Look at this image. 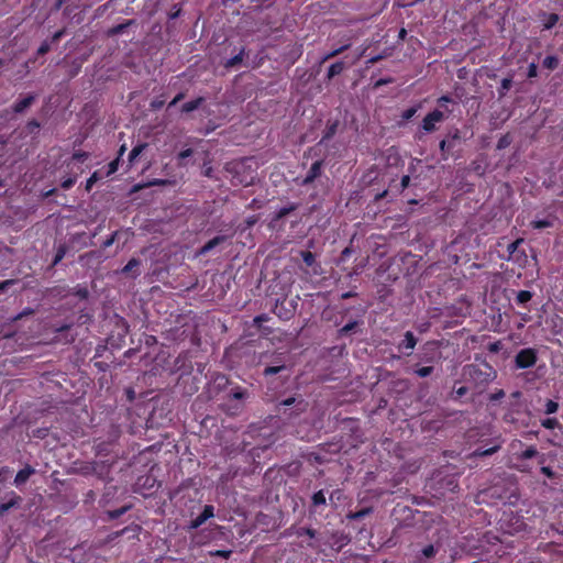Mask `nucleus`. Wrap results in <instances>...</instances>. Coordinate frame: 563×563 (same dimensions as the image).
Masks as SVG:
<instances>
[{
  "instance_id": "obj_51",
  "label": "nucleus",
  "mask_w": 563,
  "mask_h": 563,
  "mask_svg": "<svg viewBox=\"0 0 563 563\" xmlns=\"http://www.w3.org/2000/svg\"><path fill=\"white\" fill-rule=\"evenodd\" d=\"M49 51H51V43L47 40H45L38 46L37 55L43 56V55L47 54Z\"/></svg>"
},
{
  "instance_id": "obj_32",
  "label": "nucleus",
  "mask_w": 563,
  "mask_h": 563,
  "mask_svg": "<svg viewBox=\"0 0 563 563\" xmlns=\"http://www.w3.org/2000/svg\"><path fill=\"white\" fill-rule=\"evenodd\" d=\"M295 534L298 538L309 537L310 539H313L317 536V531L314 529H312V528H309V527H299V528L296 529Z\"/></svg>"
},
{
  "instance_id": "obj_26",
  "label": "nucleus",
  "mask_w": 563,
  "mask_h": 563,
  "mask_svg": "<svg viewBox=\"0 0 563 563\" xmlns=\"http://www.w3.org/2000/svg\"><path fill=\"white\" fill-rule=\"evenodd\" d=\"M247 396H249L247 390L245 388L241 387V386H238V385L232 387L230 393H229V398L234 399V400H243Z\"/></svg>"
},
{
  "instance_id": "obj_55",
  "label": "nucleus",
  "mask_w": 563,
  "mask_h": 563,
  "mask_svg": "<svg viewBox=\"0 0 563 563\" xmlns=\"http://www.w3.org/2000/svg\"><path fill=\"white\" fill-rule=\"evenodd\" d=\"M505 397V391L503 389H497L495 393L489 395V400L492 402L498 401Z\"/></svg>"
},
{
  "instance_id": "obj_37",
  "label": "nucleus",
  "mask_w": 563,
  "mask_h": 563,
  "mask_svg": "<svg viewBox=\"0 0 563 563\" xmlns=\"http://www.w3.org/2000/svg\"><path fill=\"white\" fill-rule=\"evenodd\" d=\"M541 426L545 429L553 430L561 427L556 418H545L540 421Z\"/></svg>"
},
{
  "instance_id": "obj_62",
  "label": "nucleus",
  "mask_w": 563,
  "mask_h": 563,
  "mask_svg": "<svg viewBox=\"0 0 563 563\" xmlns=\"http://www.w3.org/2000/svg\"><path fill=\"white\" fill-rule=\"evenodd\" d=\"M410 184V176L409 175H405L401 177V180H400V187L401 189H406Z\"/></svg>"
},
{
  "instance_id": "obj_47",
  "label": "nucleus",
  "mask_w": 563,
  "mask_h": 563,
  "mask_svg": "<svg viewBox=\"0 0 563 563\" xmlns=\"http://www.w3.org/2000/svg\"><path fill=\"white\" fill-rule=\"evenodd\" d=\"M434 371V367L433 366H423V367H419L415 371V373L419 376V377H428L430 376Z\"/></svg>"
},
{
  "instance_id": "obj_3",
  "label": "nucleus",
  "mask_w": 563,
  "mask_h": 563,
  "mask_svg": "<svg viewBox=\"0 0 563 563\" xmlns=\"http://www.w3.org/2000/svg\"><path fill=\"white\" fill-rule=\"evenodd\" d=\"M525 242L522 238H519L515 240L514 242L509 243L507 246V257H505L507 261H510L515 264H518L519 266H525L528 262V256L526 254V251L520 249V245Z\"/></svg>"
},
{
  "instance_id": "obj_22",
  "label": "nucleus",
  "mask_w": 563,
  "mask_h": 563,
  "mask_svg": "<svg viewBox=\"0 0 563 563\" xmlns=\"http://www.w3.org/2000/svg\"><path fill=\"white\" fill-rule=\"evenodd\" d=\"M225 240V238L223 235H217L214 236L213 239L209 240L199 251V254H207L209 253L212 249H214L216 246H218L219 244H221L223 241Z\"/></svg>"
},
{
  "instance_id": "obj_8",
  "label": "nucleus",
  "mask_w": 563,
  "mask_h": 563,
  "mask_svg": "<svg viewBox=\"0 0 563 563\" xmlns=\"http://www.w3.org/2000/svg\"><path fill=\"white\" fill-rule=\"evenodd\" d=\"M343 129L344 124L340 121V119H329L322 132V137L318 144H327L340 130Z\"/></svg>"
},
{
  "instance_id": "obj_19",
  "label": "nucleus",
  "mask_w": 563,
  "mask_h": 563,
  "mask_svg": "<svg viewBox=\"0 0 563 563\" xmlns=\"http://www.w3.org/2000/svg\"><path fill=\"white\" fill-rule=\"evenodd\" d=\"M416 344H417L416 336L413 335V333L411 331H407L405 333L404 340L399 344V349L407 350V351L411 352L415 349Z\"/></svg>"
},
{
  "instance_id": "obj_41",
  "label": "nucleus",
  "mask_w": 563,
  "mask_h": 563,
  "mask_svg": "<svg viewBox=\"0 0 563 563\" xmlns=\"http://www.w3.org/2000/svg\"><path fill=\"white\" fill-rule=\"evenodd\" d=\"M451 102H453V99H452L450 96H446V95L441 96V97L437 100L438 106H439L440 108H444V110H445V111H444V112H445V115H446V114H451V113H452V110H451V109H449V108L446 107V103H451Z\"/></svg>"
},
{
  "instance_id": "obj_36",
  "label": "nucleus",
  "mask_w": 563,
  "mask_h": 563,
  "mask_svg": "<svg viewBox=\"0 0 563 563\" xmlns=\"http://www.w3.org/2000/svg\"><path fill=\"white\" fill-rule=\"evenodd\" d=\"M66 253H67V246L65 244H60L56 250L52 265L56 266L59 262H62V260L65 257Z\"/></svg>"
},
{
  "instance_id": "obj_11",
  "label": "nucleus",
  "mask_w": 563,
  "mask_h": 563,
  "mask_svg": "<svg viewBox=\"0 0 563 563\" xmlns=\"http://www.w3.org/2000/svg\"><path fill=\"white\" fill-rule=\"evenodd\" d=\"M214 516V507L212 505H206L196 518L190 521V529H198L201 527L208 519Z\"/></svg>"
},
{
  "instance_id": "obj_9",
  "label": "nucleus",
  "mask_w": 563,
  "mask_h": 563,
  "mask_svg": "<svg viewBox=\"0 0 563 563\" xmlns=\"http://www.w3.org/2000/svg\"><path fill=\"white\" fill-rule=\"evenodd\" d=\"M280 407H284V411L283 413L286 415V410H287V407H294V409H291V411L289 412V417H292V416H297L301 412H303L308 406V404L301 398H296V397H289L285 400H283L280 404H279Z\"/></svg>"
},
{
  "instance_id": "obj_40",
  "label": "nucleus",
  "mask_w": 563,
  "mask_h": 563,
  "mask_svg": "<svg viewBox=\"0 0 563 563\" xmlns=\"http://www.w3.org/2000/svg\"><path fill=\"white\" fill-rule=\"evenodd\" d=\"M559 410V402L552 399H547L544 404V413L545 415H552L555 413Z\"/></svg>"
},
{
  "instance_id": "obj_46",
  "label": "nucleus",
  "mask_w": 563,
  "mask_h": 563,
  "mask_svg": "<svg viewBox=\"0 0 563 563\" xmlns=\"http://www.w3.org/2000/svg\"><path fill=\"white\" fill-rule=\"evenodd\" d=\"M41 128V123L36 119H32L26 123V130L29 133H37Z\"/></svg>"
},
{
  "instance_id": "obj_10",
  "label": "nucleus",
  "mask_w": 563,
  "mask_h": 563,
  "mask_svg": "<svg viewBox=\"0 0 563 563\" xmlns=\"http://www.w3.org/2000/svg\"><path fill=\"white\" fill-rule=\"evenodd\" d=\"M7 500L0 504V517L8 512L11 508H19L22 503V497L15 492L10 490L5 494Z\"/></svg>"
},
{
  "instance_id": "obj_45",
  "label": "nucleus",
  "mask_w": 563,
  "mask_h": 563,
  "mask_svg": "<svg viewBox=\"0 0 563 563\" xmlns=\"http://www.w3.org/2000/svg\"><path fill=\"white\" fill-rule=\"evenodd\" d=\"M130 508H131V506H123L121 508L110 510L109 517H110V519H118L121 516H123Z\"/></svg>"
},
{
  "instance_id": "obj_42",
  "label": "nucleus",
  "mask_w": 563,
  "mask_h": 563,
  "mask_svg": "<svg viewBox=\"0 0 563 563\" xmlns=\"http://www.w3.org/2000/svg\"><path fill=\"white\" fill-rule=\"evenodd\" d=\"M300 255H301V258H302L303 263L308 267H311L316 263V256H314V254L312 252H310V251H301Z\"/></svg>"
},
{
  "instance_id": "obj_16",
  "label": "nucleus",
  "mask_w": 563,
  "mask_h": 563,
  "mask_svg": "<svg viewBox=\"0 0 563 563\" xmlns=\"http://www.w3.org/2000/svg\"><path fill=\"white\" fill-rule=\"evenodd\" d=\"M244 56H245V47H242L235 56L227 59L223 63L224 68L232 69V68H235L236 66L241 65Z\"/></svg>"
},
{
  "instance_id": "obj_49",
  "label": "nucleus",
  "mask_w": 563,
  "mask_h": 563,
  "mask_svg": "<svg viewBox=\"0 0 563 563\" xmlns=\"http://www.w3.org/2000/svg\"><path fill=\"white\" fill-rule=\"evenodd\" d=\"M417 111H418V107H410V108L404 110L401 113L402 120L409 121L410 119H412L415 117Z\"/></svg>"
},
{
  "instance_id": "obj_61",
  "label": "nucleus",
  "mask_w": 563,
  "mask_h": 563,
  "mask_svg": "<svg viewBox=\"0 0 563 563\" xmlns=\"http://www.w3.org/2000/svg\"><path fill=\"white\" fill-rule=\"evenodd\" d=\"M126 399L132 402L135 399V390L132 387L125 389Z\"/></svg>"
},
{
  "instance_id": "obj_24",
  "label": "nucleus",
  "mask_w": 563,
  "mask_h": 563,
  "mask_svg": "<svg viewBox=\"0 0 563 563\" xmlns=\"http://www.w3.org/2000/svg\"><path fill=\"white\" fill-rule=\"evenodd\" d=\"M543 19V29L551 30L559 22V14L556 13H542Z\"/></svg>"
},
{
  "instance_id": "obj_30",
  "label": "nucleus",
  "mask_w": 563,
  "mask_h": 563,
  "mask_svg": "<svg viewBox=\"0 0 563 563\" xmlns=\"http://www.w3.org/2000/svg\"><path fill=\"white\" fill-rule=\"evenodd\" d=\"M147 147V143H140L129 154V163L133 164L140 154Z\"/></svg>"
},
{
  "instance_id": "obj_57",
  "label": "nucleus",
  "mask_w": 563,
  "mask_h": 563,
  "mask_svg": "<svg viewBox=\"0 0 563 563\" xmlns=\"http://www.w3.org/2000/svg\"><path fill=\"white\" fill-rule=\"evenodd\" d=\"M65 35V29L56 31L51 41H48L51 44L57 43L63 36Z\"/></svg>"
},
{
  "instance_id": "obj_33",
  "label": "nucleus",
  "mask_w": 563,
  "mask_h": 563,
  "mask_svg": "<svg viewBox=\"0 0 563 563\" xmlns=\"http://www.w3.org/2000/svg\"><path fill=\"white\" fill-rule=\"evenodd\" d=\"M194 155V150L192 148H186V150H183L180 151L178 154H177V165L179 167H183V166H186V158L190 157Z\"/></svg>"
},
{
  "instance_id": "obj_27",
  "label": "nucleus",
  "mask_w": 563,
  "mask_h": 563,
  "mask_svg": "<svg viewBox=\"0 0 563 563\" xmlns=\"http://www.w3.org/2000/svg\"><path fill=\"white\" fill-rule=\"evenodd\" d=\"M269 320V317L266 314V313H262V314H258L256 316L254 319H253V323L254 325H256L260 330H262V332L264 334H271L272 333V329L269 328H264L262 324L263 322H266Z\"/></svg>"
},
{
  "instance_id": "obj_4",
  "label": "nucleus",
  "mask_w": 563,
  "mask_h": 563,
  "mask_svg": "<svg viewBox=\"0 0 563 563\" xmlns=\"http://www.w3.org/2000/svg\"><path fill=\"white\" fill-rule=\"evenodd\" d=\"M461 141V131L459 129H453L450 131L445 139L440 141L439 147L441 152V159L448 161L452 156V150L455 147L456 143Z\"/></svg>"
},
{
  "instance_id": "obj_18",
  "label": "nucleus",
  "mask_w": 563,
  "mask_h": 563,
  "mask_svg": "<svg viewBox=\"0 0 563 563\" xmlns=\"http://www.w3.org/2000/svg\"><path fill=\"white\" fill-rule=\"evenodd\" d=\"M346 68V65L342 60H338L330 65L327 73V79L331 80L335 76H339Z\"/></svg>"
},
{
  "instance_id": "obj_2",
  "label": "nucleus",
  "mask_w": 563,
  "mask_h": 563,
  "mask_svg": "<svg viewBox=\"0 0 563 563\" xmlns=\"http://www.w3.org/2000/svg\"><path fill=\"white\" fill-rule=\"evenodd\" d=\"M523 442L520 440H514L510 443V448L514 451V457L517 462L520 464L517 465V470L520 472H529L530 467L525 463L527 460L538 457L539 463L543 464L545 461V457L543 454H540L538 449L534 445L527 446L525 450L518 451L517 449L523 448Z\"/></svg>"
},
{
  "instance_id": "obj_56",
  "label": "nucleus",
  "mask_w": 563,
  "mask_h": 563,
  "mask_svg": "<svg viewBox=\"0 0 563 563\" xmlns=\"http://www.w3.org/2000/svg\"><path fill=\"white\" fill-rule=\"evenodd\" d=\"M231 554H232L231 550H217L214 552H210L211 556H220L223 559H229Z\"/></svg>"
},
{
  "instance_id": "obj_29",
  "label": "nucleus",
  "mask_w": 563,
  "mask_h": 563,
  "mask_svg": "<svg viewBox=\"0 0 563 563\" xmlns=\"http://www.w3.org/2000/svg\"><path fill=\"white\" fill-rule=\"evenodd\" d=\"M360 325V322L354 320V321H350L349 323H346L345 325H343L341 329H339L338 331V334H339V338H343V336H346L347 334H350L352 331H355V329Z\"/></svg>"
},
{
  "instance_id": "obj_31",
  "label": "nucleus",
  "mask_w": 563,
  "mask_h": 563,
  "mask_svg": "<svg viewBox=\"0 0 563 563\" xmlns=\"http://www.w3.org/2000/svg\"><path fill=\"white\" fill-rule=\"evenodd\" d=\"M532 299V292L529 290H520L516 296V303L520 306H525Z\"/></svg>"
},
{
  "instance_id": "obj_44",
  "label": "nucleus",
  "mask_w": 563,
  "mask_h": 563,
  "mask_svg": "<svg viewBox=\"0 0 563 563\" xmlns=\"http://www.w3.org/2000/svg\"><path fill=\"white\" fill-rule=\"evenodd\" d=\"M101 179V176L99 175V172H93L91 174V176L87 179L86 181V185H85V189L86 191H90L92 189V187L95 186V184Z\"/></svg>"
},
{
  "instance_id": "obj_23",
  "label": "nucleus",
  "mask_w": 563,
  "mask_h": 563,
  "mask_svg": "<svg viewBox=\"0 0 563 563\" xmlns=\"http://www.w3.org/2000/svg\"><path fill=\"white\" fill-rule=\"evenodd\" d=\"M203 102H205V98L203 97H198V98H196L194 100L185 102L181 106V112H185V113L192 112V111L197 110Z\"/></svg>"
},
{
  "instance_id": "obj_35",
  "label": "nucleus",
  "mask_w": 563,
  "mask_h": 563,
  "mask_svg": "<svg viewBox=\"0 0 563 563\" xmlns=\"http://www.w3.org/2000/svg\"><path fill=\"white\" fill-rule=\"evenodd\" d=\"M499 449H500L499 445H494L488 449L478 448L474 451V455L479 456V457L489 456V455H493L494 453H496Z\"/></svg>"
},
{
  "instance_id": "obj_50",
  "label": "nucleus",
  "mask_w": 563,
  "mask_h": 563,
  "mask_svg": "<svg viewBox=\"0 0 563 563\" xmlns=\"http://www.w3.org/2000/svg\"><path fill=\"white\" fill-rule=\"evenodd\" d=\"M89 157V154L84 151H75L71 155V161L84 163Z\"/></svg>"
},
{
  "instance_id": "obj_12",
  "label": "nucleus",
  "mask_w": 563,
  "mask_h": 563,
  "mask_svg": "<svg viewBox=\"0 0 563 563\" xmlns=\"http://www.w3.org/2000/svg\"><path fill=\"white\" fill-rule=\"evenodd\" d=\"M299 207V203L291 202L286 207L278 209L272 217L269 227L275 228L278 225V222L285 217L289 216L291 212L296 211Z\"/></svg>"
},
{
  "instance_id": "obj_38",
  "label": "nucleus",
  "mask_w": 563,
  "mask_h": 563,
  "mask_svg": "<svg viewBox=\"0 0 563 563\" xmlns=\"http://www.w3.org/2000/svg\"><path fill=\"white\" fill-rule=\"evenodd\" d=\"M470 390L467 386L454 387L451 394L453 400H459L464 397Z\"/></svg>"
},
{
  "instance_id": "obj_64",
  "label": "nucleus",
  "mask_w": 563,
  "mask_h": 563,
  "mask_svg": "<svg viewBox=\"0 0 563 563\" xmlns=\"http://www.w3.org/2000/svg\"><path fill=\"white\" fill-rule=\"evenodd\" d=\"M383 58H384V56L379 54V55H376V56L371 57V58L366 62V64H367V66H369V65H374V64H376L377 62L382 60Z\"/></svg>"
},
{
  "instance_id": "obj_25",
  "label": "nucleus",
  "mask_w": 563,
  "mask_h": 563,
  "mask_svg": "<svg viewBox=\"0 0 563 563\" xmlns=\"http://www.w3.org/2000/svg\"><path fill=\"white\" fill-rule=\"evenodd\" d=\"M350 47H351V43H350V42H347V43H345V44L341 45L340 47L332 49L331 52L327 53V54L322 57L321 63H324V62H327V60H329V59H331V58H334V57H336V56L341 55L342 53H344L345 51H347Z\"/></svg>"
},
{
  "instance_id": "obj_21",
  "label": "nucleus",
  "mask_w": 563,
  "mask_h": 563,
  "mask_svg": "<svg viewBox=\"0 0 563 563\" xmlns=\"http://www.w3.org/2000/svg\"><path fill=\"white\" fill-rule=\"evenodd\" d=\"M141 265V261L139 258H131L125 266L122 268V273L130 274L133 273L134 277L140 275L139 267Z\"/></svg>"
},
{
  "instance_id": "obj_15",
  "label": "nucleus",
  "mask_w": 563,
  "mask_h": 563,
  "mask_svg": "<svg viewBox=\"0 0 563 563\" xmlns=\"http://www.w3.org/2000/svg\"><path fill=\"white\" fill-rule=\"evenodd\" d=\"M35 101V95H27L26 97L15 101L12 109L15 113L24 112Z\"/></svg>"
},
{
  "instance_id": "obj_54",
  "label": "nucleus",
  "mask_w": 563,
  "mask_h": 563,
  "mask_svg": "<svg viewBox=\"0 0 563 563\" xmlns=\"http://www.w3.org/2000/svg\"><path fill=\"white\" fill-rule=\"evenodd\" d=\"M119 232L115 231L113 232L109 238H107L103 243H102V249H108L117 240V236H118Z\"/></svg>"
},
{
  "instance_id": "obj_48",
  "label": "nucleus",
  "mask_w": 563,
  "mask_h": 563,
  "mask_svg": "<svg viewBox=\"0 0 563 563\" xmlns=\"http://www.w3.org/2000/svg\"><path fill=\"white\" fill-rule=\"evenodd\" d=\"M76 181H77V176L67 177V178L63 179L60 187L64 190H68L76 184Z\"/></svg>"
},
{
  "instance_id": "obj_20",
  "label": "nucleus",
  "mask_w": 563,
  "mask_h": 563,
  "mask_svg": "<svg viewBox=\"0 0 563 563\" xmlns=\"http://www.w3.org/2000/svg\"><path fill=\"white\" fill-rule=\"evenodd\" d=\"M327 498L323 489L316 492L311 497V507L318 510L320 507L325 506Z\"/></svg>"
},
{
  "instance_id": "obj_58",
  "label": "nucleus",
  "mask_w": 563,
  "mask_h": 563,
  "mask_svg": "<svg viewBox=\"0 0 563 563\" xmlns=\"http://www.w3.org/2000/svg\"><path fill=\"white\" fill-rule=\"evenodd\" d=\"M540 472L548 478H553L555 476L554 471L550 466H541Z\"/></svg>"
},
{
  "instance_id": "obj_52",
  "label": "nucleus",
  "mask_w": 563,
  "mask_h": 563,
  "mask_svg": "<svg viewBox=\"0 0 563 563\" xmlns=\"http://www.w3.org/2000/svg\"><path fill=\"white\" fill-rule=\"evenodd\" d=\"M119 164H120V157H117L115 159L110 162L108 164L107 176H110V175L114 174L118 170V168H119Z\"/></svg>"
},
{
  "instance_id": "obj_60",
  "label": "nucleus",
  "mask_w": 563,
  "mask_h": 563,
  "mask_svg": "<svg viewBox=\"0 0 563 563\" xmlns=\"http://www.w3.org/2000/svg\"><path fill=\"white\" fill-rule=\"evenodd\" d=\"M368 46H364V47H360L357 49V53L355 55V58L353 59V62L351 63L352 65L355 64L356 62H358L366 53Z\"/></svg>"
},
{
  "instance_id": "obj_63",
  "label": "nucleus",
  "mask_w": 563,
  "mask_h": 563,
  "mask_svg": "<svg viewBox=\"0 0 563 563\" xmlns=\"http://www.w3.org/2000/svg\"><path fill=\"white\" fill-rule=\"evenodd\" d=\"M71 327H73V323H63V324L56 327L55 332L68 331V330H70Z\"/></svg>"
},
{
  "instance_id": "obj_6",
  "label": "nucleus",
  "mask_w": 563,
  "mask_h": 563,
  "mask_svg": "<svg viewBox=\"0 0 563 563\" xmlns=\"http://www.w3.org/2000/svg\"><path fill=\"white\" fill-rule=\"evenodd\" d=\"M445 118L444 111L434 109L423 118L420 130L423 133H432L437 130V124L443 122Z\"/></svg>"
},
{
  "instance_id": "obj_34",
  "label": "nucleus",
  "mask_w": 563,
  "mask_h": 563,
  "mask_svg": "<svg viewBox=\"0 0 563 563\" xmlns=\"http://www.w3.org/2000/svg\"><path fill=\"white\" fill-rule=\"evenodd\" d=\"M511 86H512V78L511 77L504 78L500 82V87L498 88L499 98L505 97L507 91L511 88Z\"/></svg>"
},
{
  "instance_id": "obj_14",
  "label": "nucleus",
  "mask_w": 563,
  "mask_h": 563,
  "mask_svg": "<svg viewBox=\"0 0 563 563\" xmlns=\"http://www.w3.org/2000/svg\"><path fill=\"white\" fill-rule=\"evenodd\" d=\"M34 473H35L34 467L27 464L25 467H23L22 470H20V471L16 473V475H15V477H14V482H13V483H14V485H15L16 487H19V486H21V485L25 484V483L29 481V478H30Z\"/></svg>"
},
{
  "instance_id": "obj_13",
  "label": "nucleus",
  "mask_w": 563,
  "mask_h": 563,
  "mask_svg": "<svg viewBox=\"0 0 563 563\" xmlns=\"http://www.w3.org/2000/svg\"><path fill=\"white\" fill-rule=\"evenodd\" d=\"M323 161L319 159L312 163L311 167L307 172L305 178L302 179V186H308L312 184L318 177H320L322 173Z\"/></svg>"
},
{
  "instance_id": "obj_17",
  "label": "nucleus",
  "mask_w": 563,
  "mask_h": 563,
  "mask_svg": "<svg viewBox=\"0 0 563 563\" xmlns=\"http://www.w3.org/2000/svg\"><path fill=\"white\" fill-rule=\"evenodd\" d=\"M135 24V20H126L123 23L114 25L107 31V35L110 37L122 34L129 26Z\"/></svg>"
},
{
  "instance_id": "obj_1",
  "label": "nucleus",
  "mask_w": 563,
  "mask_h": 563,
  "mask_svg": "<svg viewBox=\"0 0 563 563\" xmlns=\"http://www.w3.org/2000/svg\"><path fill=\"white\" fill-rule=\"evenodd\" d=\"M497 377L496 369L486 361L481 364H467L463 367V378L479 395Z\"/></svg>"
},
{
  "instance_id": "obj_59",
  "label": "nucleus",
  "mask_w": 563,
  "mask_h": 563,
  "mask_svg": "<svg viewBox=\"0 0 563 563\" xmlns=\"http://www.w3.org/2000/svg\"><path fill=\"white\" fill-rule=\"evenodd\" d=\"M14 279H7L0 283V292H3L9 289L10 286L14 285Z\"/></svg>"
},
{
  "instance_id": "obj_39",
  "label": "nucleus",
  "mask_w": 563,
  "mask_h": 563,
  "mask_svg": "<svg viewBox=\"0 0 563 563\" xmlns=\"http://www.w3.org/2000/svg\"><path fill=\"white\" fill-rule=\"evenodd\" d=\"M284 369H285V365L284 364L274 365V366H267V367L264 368L263 375L265 377H269V376H273V375H276V374L280 373Z\"/></svg>"
},
{
  "instance_id": "obj_28",
  "label": "nucleus",
  "mask_w": 563,
  "mask_h": 563,
  "mask_svg": "<svg viewBox=\"0 0 563 563\" xmlns=\"http://www.w3.org/2000/svg\"><path fill=\"white\" fill-rule=\"evenodd\" d=\"M560 65V58L555 55H549L542 60V66L549 70H554Z\"/></svg>"
},
{
  "instance_id": "obj_43",
  "label": "nucleus",
  "mask_w": 563,
  "mask_h": 563,
  "mask_svg": "<svg viewBox=\"0 0 563 563\" xmlns=\"http://www.w3.org/2000/svg\"><path fill=\"white\" fill-rule=\"evenodd\" d=\"M530 225L533 229L541 230V229L552 227L553 223L550 220L543 219V220H533V221H531Z\"/></svg>"
},
{
  "instance_id": "obj_7",
  "label": "nucleus",
  "mask_w": 563,
  "mask_h": 563,
  "mask_svg": "<svg viewBox=\"0 0 563 563\" xmlns=\"http://www.w3.org/2000/svg\"><path fill=\"white\" fill-rule=\"evenodd\" d=\"M440 551L439 544L428 543L419 549L413 550L415 563H429L430 560L434 559Z\"/></svg>"
},
{
  "instance_id": "obj_5",
  "label": "nucleus",
  "mask_w": 563,
  "mask_h": 563,
  "mask_svg": "<svg viewBox=\"0 0 563 563\" xmlns=\"http://www.w3.org/2000/svg\"><path fill=\"white\" fill-rule=\"evenodd\" d=\"M538 361L537 351L532 347L520 350L515 356V366L520 369L530 368L536 365Z\"/></svg>"
},
{
  "instance_id": "obj_53",
  "label": "nucleus",
  "mask_w": 563,
  "mask_h": 563,
  "mask_svg": "<svg viewBox=\"0 0 563 563\" xmlns=\"http://www.w3.org/2000/svg\"><path fill=\"white\" fill-rule=\"evenodd\" d=\"M538 76V65L536 63H530L528 66L527 77L529 79L536 78Z\"/></svg>"
}]
</instances>
